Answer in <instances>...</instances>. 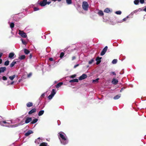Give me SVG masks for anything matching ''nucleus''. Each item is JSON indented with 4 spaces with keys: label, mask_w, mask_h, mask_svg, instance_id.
<instances>
[{
    "label": "nucleus",
    "mask_w": 146,
    "mask_h": 146,
    "mask_svg": "<svg viewBox=\"0 0 146 146\" xmlns=\"http://www.w3.org/2000/svg\"><path fill=\"white\" fill-rule=\"evenodd\" d=\"M89 5L88 3L85 1H83L82 3V7L83 9L85 11H87Z\"/></svg>",
    "instance_id": "obj_1"
},
{
    "label": "nucleus",
    "mask_w": 146,
    "mask_h": 146,
    "mask_svg": "<svg viewBox=\"0 0 146 146\" xmlns=\"http://www.w3.org/2000/svg\"><path fill=\"white\" fill-rule=\"evenodd\" d=\"M19 34L22 37L25 38L27 37V35L25 33H24L23 31H21L20 30L19 31Z\"/></svg>",
    "instance_id": "obj_2"
},
{
    "label": "nucleus",
    "mask_w": 146,
    "mask_h": 146,
    "mask_svg": "<svg viewBox=\"0 0 146 146\" xmlns=\"http://www.w3.org/2000/svg\"><path fill=\"white\" fill-rule=\"evenodd\" d=\"M108 48V47L107 46H106L102 50L101 52L100 55L101 56H103L104 55L106 52V51L107 50Z\"/></svg>",
    "instance_id": "obj_3"
},
{
    "label": "nucleus",
    "mask_w": 146,
    "mask_h": 146,
    "mask_svg": "<svg viewBox=\"0 0 146 146\" xmlns=\"http://www.w3.org/2000/svg\"><path fill=\"white\" fill-rule=\"evenodd\" d=\"M47 0H43L42 1H40L39 4L42 7H43L46 5Z\"/></svg>",
    "instance_id": "obj_4"
},
{
    "label": "nucleus",
    "mask_w": 146,
    "mask_h": 146,
    "mask_svg": "<svg viewBox=\"0 0 146 146\" xmlns=\"http://www.w3.org/2000/svg\"><path fill=\"white\" fill-rule=\"evenodd\" d=\"M87 76L86 74H83L82 76L79 78L78 79L80 80H81L86 78H87Z\"/></svg>",
    "instance_id": "obj_5"
},
{
    "label": "nucleus",
    "mask_w": 146,
    "mask_h": 146,
    "mask_svg": "<svg viewBox=\"0 0 146 146\" xmlns=\"http://www.w3.org/2000/svg\"><path fill=\"white\" fill-rule=\"evenodd\" d=\"M102 58L101 57H97L96 59V60L97 61L96 64L97 65L99 64L101 62V59Z\"/></svg>",
    "instance_id": "obj_6"
},
{
    "label": "nucleus",
    "mask_w": 146,
    "mask_h": 146,
    "mask_svg": "<svg viewBox=\"0 0 146 146\" xmlns=\"http://www.w3.org/2000/svg\"><path fill=\"white\" fill-rule=\"evenodd\" d=\"M118 81L115 78H113L111 81V83L114 85H116L118 84Z\"/></svg>",
    "instance_id": "obj_7"
},
{
    "label": "nucleus",
    "mask_w": 146,
    "mask_h": 146,
    "mask_svg": "<svg viewBox=\"0 0 146 146\" xmlns=\"http://www.w3.org/2000/svg\"><path fill=\"white\" fill-rule=\"evenodd\" d=\"M32 120V119L31 117H27L25 120V122L26 123H28L31 121Z\"/></svg>",
    "instance_id": "obj_8"
},
{
    "label": "nucleus",
    "mask_w": 146,
    "mask_h": 146,
    "mask_svg": "<svg viewBox=\"0 0 146 146\" xmlns=\"http://www.w3.org/2000/svg\"><path fill=\"white\" fill-rule=\"evenodd\" d=\"M36 109L34 108H33L28 113L29 114H31L32 113L35 112L36 111Z\"/></svg>",
    "instance_id": "obj_9"
},
{
    "label": "nucleus",
    "mask_w": 146,
    "mask_h": 146,
    "mask_svg": "<svg viewBox=\"0 0 146 146\" xmlns=\"http://www.w3.org/2000/svg\"><path fill=\"white\" fill-rule=\"evenodd\" d=\"M16 60H17V59H15L13 62H11V64L10 65V66L11 67H13L15 64L17 62V61H16Z\"/></svg>",
    "instance_id": "obj_10"
},
{
    "label": "nucleus",
    "mask_w": 146,
    "mask_h": 146,
    "mask_svg": "<svg viewBox=\"0 0 146 146\" xmlns=\"http://www.w3.org/2000/svg\"><path fill=\"white\" fill-rule=\"evenodd\" d=\"M112 10H110V9L108 8H107L106 9H105L104 11V12L105 13H109L110 12H112Z\"/></svg>",
    "instance_id": "obj_11"
},
{
    "label": "nucleus",
    "mask_w": 146,
    "mask_h": 146,
    "mask_svg": "<svg viewBox=\"0 0 146 146\" xmlns=\"http://www.w3.org/2000/svg\"><path fill=\"white\" fill-rule=\"evenodd\" d=\"M33 133V132L31 130H29L27 133H25V135L26 136H27L30 135L31 134Z\"/></svg>",
    "instance_id": "obj_12"
},
{
    "label": "nucleus",
    "mask_w": 146,
    "mask_h": 146,
    "mask_svg": "<svg viewBox=\"0 0 146 146\" xmlns=\"http://www.w3.org/2000/svg\"><path fill=\"white\" fill-rule=\"evenodd\" d=\"M6 68L5 67H1L0 68V73L4 72L6 70Z\"/></svg>",
    "instance_id": "obj_13"
},
{
    "label": "nucleus",
    "mask_w": 146,
    "mask_h": 146,
    "mask_svg": "<svg viewBox=\"0 0 146 146\" xmlns=\"http://www.w3.org/2000/svg\"><path fill=\"white\" fill-rule=\"evenodd\" d=\"M59 136L61 138L62 140H66V138H65V136L61 133H59Z\"/></svg>",
    "instance_id": "obj_14"
},
{
    "label": "nucleus",
    "mask_w": 146,
    "mask_h": 146,
    "mask_svg": "<svg viewBox=\"0 0 146 146\" xmlns=\"http://www.w3.org/2000/svg\"><path fill=\"white\" fill-rule=\"evenodd\" d=\"M70 83H72V82H78V79H74L71 80H70L69 82Z\"/></svg>",
    "instance_id": "obj_15"
},
{
    "label": "nucleus",
    "mask_w": 146,
    "mask_h": 146,
    "mask_svg": "<svg viewBox=\"0 0 146 146\" xmlns=\"http://www.w3.org/2000/svg\"><path fill=\"white\" fill-rule=\"evenodd\" d=\"M15 54L13 52H11L9 55V58H12L14 56Z\"/></svg>",
    "instance_id": "obj_16"
},
{
    "label": "nucleus",
    "mask_w": 146,
    "mask_h": 146,
    "mask_svg": "<svg viewBox=\"0 0 146 146\" xmlns=\"http://www.w3.org/2000/svg\"><path fill=\"white\" fill-rule=\"evenodd\" d=\"M33 104L32 102H29L27 104V106L28 107H30L33 106Z\"/></svg>",
    "instance_id": "obj_17"
},
{
    "label": "nucleus",
    "mask_w": 146,
    "mask_h": 146,
    "mask_svg": "<svg viewBox=\"0 0 146 146\" xmlns=\"http://www.w3.org/2000/svg\"><path fill=\"white\" fill-rule=\"evenodd\" d=\"M121 96V94L117 95L113 97V99L114 100H117L119 99Z\"/></svg>",
    "instance_id": "obj_18"
},
{
    "label": "nucleus",
    "mask_w": 146,
    "mask_h": 146,
    "mask_svg": "<svg viewBox=\"0 0 146 146\" xmlns=\"http://www.w3.org/2000/svg\"><path fill=\"white\" fill-rule=\"evenodd\" d=\"M62 84H63L62 82H59V83H58V84H57L56 85V88H58L60 87Z\"/></svg>",
    "instance_id": "obj_19"
},
{
    "label": "nucleus",
    "mask_w": 146,
    "mask_h": 146,
    "mask_svg": "<svg viewBox=\"0 0 146 146\" xmlns=\"http://www.w3.org/2000/svg\"><path fill=\"white\" fill-rule=\"evenodd\" d=\"M98 14L100 16H103L104 15V13L103 11L102 10H100L98 12Z\"/></svg>",
    "instance_id": "obj_20"
},
{
    "label": "nucleus",
    "mask_w": 146,
    "mask_h": 146,
    "mask_svg": "<svg viewBox=\"0 0 146 146\" xmlns=\"http://www.w3.org/2000/svg\"><path fill=\"white\" fill-rule=\"evenodd\" d=\"M44 112V111L43 110H40V111L38 113V115L39 116L42 115Z\"/></svg>",
    "instance_id": "obj_21"
},
{
    "label": "nucleus",
    "mask_w": 146,
    "mask_h": 146,
    "mask_svg": "<svg viewBox=\"0 0 146 146\" xmlns=\"http://www.w3.org/2000/svg\"><path fill=\"white\" fill-rule=\"evenodd\" d=\"M38 121V119H36V118H35L34 119H33V120L31 122V123L32 124L35 123H36L37 121Z\"/></svg>",
    "instance_id": "obj_22"
},
{
    "label": "nucleus",
    "mask_w": 146,
    "mask_h": 146,
    "mask_svg": "<svg viewBox=\"0 0 146 146\" xmlns=\"http://www.w3.org/2000/svg\"><path fill=\"white\" fill-rule=\"evenodd\" d=\"M7 123L5 121H2L0 122V124L1 125L4 126L5 125H4L3 124H6Z\"/></svg>",
    "instance_id": "obj_23"
},
{
    "label": "nucleus",
    "mask_w": 146,
    "mask_h": 146,
    "mask_svg": "<svg viewBox=\"0 0 146 146\" xmlns=\"http://www.w3.org/2000/svg\"><path fill=\"white\" fill-rule=\"evenodd\" d=\"M66 2L68 5H70L72 3V0H66Z\"/></svg>",
    "instance_id": "obj_24"
},
{
    "label": "nucleus",
    "mask_w": 146,
    "mask_h": 146,
    "mask_svg": "<svg viewBox=\"0 0 146 146\" xmlns=\"http://www.w3.org/2000/svg\"><path fill=\"white\" fill-rule=\"evenodd\" d=\"M19 59L21 60H23L25 58V55H22L21 56L19 57Z\"/></svg>",
    "instance_id": "obj_25"
},
{
    "label": "nucleus",
    "mask_w": 146,
    "mask_h": 146,
    "mask_svg": "<svg viewBox=\"0 0 146 146\" xmlns=\"http://www.w3.org/2000/svg\"><path fill=\"white\" fill-rule=\"evenodd\" d=\"M24 52L26 54H27L30 52V51L26 49H24Z\"/></svg>",
    "instance_id": "obj_26"
},
{
    "label": "nucleus",
    "mask_w": 146,
    "mask_h": 146,
    "mask_svg": "<svg viewBox=\"0 0 146 146\" xmlns=\"http://www.w3.org/2000/svg\"><path fill=\"white\" fill-rule=\"evenodd\" d=\"M139 0H135L134 1V3L135 5H137L139 3Z\"/></svg>",
    "instance_id": "obj_27"
},
{
    "label": "nucleus",
    "mask_w": 146,
    "mask_h": 146,
    "mask_svg": "<svg viewBox=\"0 0 146 146\" xmlns=\"http://www.w3.org/2000/svg\"><path fill=\"white\" fill-rule=\"evenodd\" d=\"M47 143L43 142L41 143L39 146H47Z\"/></svg>",
    "instance_id": "obj_28"
},
{
    "label": "nucleus",
    "mask_w": 146,
    "mask_h": 146,
    "mask_svg": "<svg viewBox=\"0 0 146 146\" xmlns=\"http://www.w3.org/2000/svg\"><path fill=\"white\" fill-rule=\"evenodd\" d=\"M56 94V92H55V90L54 89H53L52 90V92H51V94L53 96H54V95Z\"/></svg>",
    "instance_id": "obj_29"
},
{
    "label": "nucleus",
    "mask_w": 146,
    "mask_h": 146,
    "mask_svg": "<svg viewBox=\"0 0 146 146\" xmlns=\"http://www.w3.org/2000/svg\"><path fill=\"white\" fill-rule=\"evenodd\" d=\"M9 61L8 60L6 61L4 63V65L5 66H7L9 65Z\"/></svg>",
    "instance_id": "obj_30"
},
{
    "label": "nucleus",
    "mask_w": 146,
    "mask_h": 146,
    "mask_svg": "<svg viewBox=\"0 0 146 146\" xmlns=\"http://www.w3.org/2000/svg\"><path fill=\"white\" fill-rule=\"evenodd\" d=\"M15 75H13V76H10L9 77V78L11 80H13L14 79V78H15Z\"/></svg>",
    "instance_id": "obj_31"
},
{
    "label": "nucleus",
    "mask_w": 146,
    "mask_h": 146,
    "mask_svg": "<svg viewBox=\"0 0 146 146\" xmlns=\"http://www.w3.org/2000/svg\"><path fill=\"white\" fill-rule=\"evenodd\" d=\"M64 53L63 52H61L60 53V58H62L63 56H64Z\"/></svg>",
    "instance_id": "obj_32"
},
{
    "label": "nucleus",
    "mask_w": 146,
    "mask_h": 146,
    "mask_svg": "<svg viewBox=\"0 0 146 146\" xmlns=\"http://www.w3.org/2000/svg\"><path fill=\"white\" fill-rule=\"evenodd\" d=\"M14 24L13 23H11L10 24V27L11 28H13L14 27Z\"/></svg>",
    "instance_id": "obj_33"
},
{
    "label": "nucleus",
    "mask_w": 146,
    "mask_h": 146,
    "mask_svg": "<svg viewBox=\"0 0 146 146\" xmlns=\"http://www.w3.org/2000/svg\"><path fill=\"white\" fill-rule=\"evenodd\" d=\"M115 13L117 15H121V12L120 11H116Z\"/></svg>",
    "instance_id": "obj_34"
},
{
    "label": "nucleus",
    "mask_w": 146,
    "mask_h": 146,
    "mask_svg": "<svg viewBox=\"0 0 146 146\" xmlns=\"http://www.w3.org/2000/svg\"><path fill=\"white\" fill-rule=\"evenodd\" d=\"M117 62V60L116 59L113 60L112 61V63L113 64H116Z\"/></svg>",
    "instance_id": "obj_35"
},
{
    "label": "nucleus",
    "mask_w": 146,
    "mask_h": 146,
    "mask_svg": "<svg viewBox=\"0 0 146 146\" xmlns=\"http://www.w3.org/2000/svg\"><path fill=\"white\" fill-rule=\"evenodd\" d=\"M76 74L72 75L70 76V77L71 78H74L76 77Z\"/></svg>",
    "instance_id": "obj_36"
},
{
    "label": "nucleus",
    "mask_w": 146,
    "mask_h": 146,
    "mask_svg": "<svg viewBox=\"0 0 146 146\" xmlns=\"http://www.w3.org/2000/svg\"><path fill=\"white\" fill-rule=\"evenodd\" d=\"M99 80V78H97L95 80H93L92 82L93 83H94L95 82H98V81Z\"/></svg>",
    "instance_id": "obj_37"
},
{
    "label": "nucleus",
    "mask_w": 146,
    "mask_h": 146,
    "mask_svg": "<svg viewBox=\"0 0 146 146\" xmlns=\"http://www.w3.org/2000/svg\"><path fill=\"white\" fill-rule=\"evenodd\" d=\"M53 96H54L52 95L51 94H50L48 96V98L49 100H51L52 98V97Z\"/></svg>",
    "instance_id": "obj_38"
},
{
    "label": "nucleus",
    "mask_w": 146,
    "mask_h": 146,
    "mask_svg": "<svg viewBox=\"0 0 146 146\" xmlns=\"http://www.w3.org/2000/svg\"><path fill=\"white\" fill-rule=\"evenodd\" d=\"M94 60L93 59H92L90 60L88 62L89 64H91L92 63V62H94Z\"/></svg>",
    "instance_id": "obj_39"
},
{
    "label": "nucleus",
    "mask_w": 146,
    "mask_h": 146,
    "mask_svg": "<svg viewBox=\"0 0 146 146\" xmlns=\"http://www.w3.org/2000/svg\"><path fill=\"white\" fill-rule=\"evenodd\" d=\"M2 79L4 80H7V78L6 76H3L2 77Z\"/></svg>",
    "instance_id": "obj_40"
},
{
    "label": "nucleus",
    "mask_w": 146,
    "mask_h": 146,
    "mask_svg": "<svg viewBox=\"0 0 146 146\" xmlns=\"http://www.w3.org/2000/svg\"><path fill=\"white\" fill-rule=\"evenodd\" d=\"M21 40L22 43H23V44H25V45L26 44V42L25 41H24L22 39H21Z\"/></svg>",
    "instance_id": "obj_41"
},
{
    "label": "nucleus",
    "mask_w": 146,
    "mask_h": 146,
    "mask_svg": "<svg viewBox=\"0 0 146 146\" xmlns=\"http://www.w3.org/2000/svg\"><path fill=\"white\" fill-rule=\"evenodd\" d=\"M39 9L37 7H35L34 8V10L35 11H38V10H39Z\"/></svg>",
    "instance_id": "obj_42"
},
{
    "label": "nucleus",
    "mask_w": 146,
    "mask_h": 146,
    "mask_svg": "<svg viewBox=\"0 0 146 146\" xmlns=\"http://www.w3.org/2000/svg\"><path fill=\"white\" fill-rule=\"evenodd\" d=\"M32 73H29V74H28L27 75V77L28 78H29L30 77H31L32 75Z\"/></svg>",
    "instance_id": "obj_43"
},
{
    "label": "nucleus",
    "mask_w": 146,
    "mask_h": 146,
    "mask_svg": "<svg viewBox=\"0 0 146 146\" xmlns=\"http://www.w3.org/2000/svg\"><path fill=\"white\" fill-rule=\"evenodd\" d=\"M111 74H112L113 75H116V74L115 72H112L110 73Z\"/></svg>",
    "instance_id": "obj_44"
},
{
    "label": "nucleus",
    "mask_w": 146,
    "mask_h": 146,
    "mask_svg": "<svg viewBox=\"0 0 146 146\" xmlns=\"http://www.w3.org/2000/svg\"><path fill=\"white\" fill-rule=\"evenodd\" d=\"M79 65V64H77L74 66V68H75L77 66H78Z\"/></svg>",
    "instance_id": "obj_45"
},
{
    "label": "nucleus",
    "mask_w": 146,
    "mask_h": 146,
    "mask_svg": "<svg viewBox=\"0 0 146 146\" xmlns=\"http://www.w3.org/2000/svg\"><path fill=\"white\" fill-rule=\"evenodd\" d=\"M128 16H127L126 18H125L123 19L122 21H125L126 20L127 18H128Z\"/></svg>",
    "instance_id": "obj_46"
},
{
    "label": "nucleus",
    "mask_w": 146,
    "mask_h": 146,
    "mask_svg": "<svg viewBox=\"0 0 146 146\" xmlns=\"http://www.w3.org/2000/svg\"><path fill=\"white\" fill-rule=\"evenodd\" d=\"M76 58V57H75V56H73L72 57V60H73L75 59Z\"/></svg>",
    "instance_id": "obj_47"
},
{
    "label": "nucleus",
    "mask_w": 146,
    "mask_h": 146,
    "mask_svg": "<svg viewBox=\"0 0 146 146\" xmlns=\"http://www.w3.org/2000/svg\"><path fill=\"white\" fill-rule=\"evenodd\" d=\"M125 87H123V88H122L121 89L120 91V92H122L123 90L124 89H125Z\"/></svg>",
    "instance_id": "obj_48"
},
{
    "label": "nucleus",
    "mask_w": 146,
    "mask_h": 146,
    "mask_svg": "<svg viewBox=\"0 0 146 146\" xmlns=\"http://www.w3.org/2000/svg\"><path fill=\"white\" fill-rule=\"evenodd\" d=\"M49 60L50 61H53V58H49Z\"/></svg>",
    "instance_id": "obj_49"
},
{
    "label": "nucleus",
    "mask_w": 146,
    "mask_h": 146,
    "mask_svg": "<svg viewBox=\"0 0 146 146\" xmlns=\"http://www.w3.org/2000/svg\"><path fill=\"white\" fill-rule=\"evenodd\" d=\"M51 3V1H48L47 2V1H46V5L47 4L49 5Z\"/></svg>",
    "instance_id": "obj_50"
},
{
    "label": "nucleus",
    "mask_w": 146,
    "mask_h": 146,
    "mask_svg": "<svg viewBox=\"0 0 146 146\" xmlns=\"http://www.w3.org/2000/svg\"><path fill=\"white\" fill-rule=\"evenodd\" d=\"M44 93L42 94L41 96V97H44Z\"/></svg>",
    "instance_id": "obj_51"
},
{
    "label": "nucleus",
    "mask_w": 146,
    "mask_h": 146,
    "mask_svg": "<svg viewBox=\"0 0 146 146\" xmlns=\"http://www.w3.org/2000/svg\"><path fill=\"white\" fill-rule=\"evenodd\" d=\"M2 55H3V53H0V58L1 57Z\"/></svg>",
    "instance_id": "obj_52"
},
{
    "label": "nucleus",
    "mask_w": 146,
    "mask_h": 146,
    "mask_svg": "<svg viewBox=\"0 0 146 146\" xmlns=\"http://www.w3.org/2000/svg\"><path fill=\"white\" fill-rule=\"evenodd\" d=\"M32 54H30V55L29 56V58L30 59H31L32 58Z\"/></svg>",
    "instance_id": "obj_53"
},
{
    "label": "nucleus",
    "mask_w": 146,
    "mask_h": 146,
    "mask_svg": "<svg viewBox=\"0 0 146 146\" xmlns=\"http://www.w3.org/2000/svg\"><path fill=\"white\" fill-rule=\"evenodd\" d=\"M2 60L1 59H0V64L2 63Z\"/></svg>",
    "instance_id": "obj_54"
},
{
    "label": "nucleus",
    "mask_w": 146,
    "mask_h": 146,
    "mask_svg": "<svg viewBox=\"0 0 146 146\" xmlns=\"http://www.w3.org/2000/svg\"><path fill=\"white\" fill-rule=\"evenodd\" d=\"M143 11L145 12H146V7H145V8L143 9Z\"/></svg>",
    "instance_id": "obj_55"
},
{
    "label": "nucleus",
    "mask_w": 146,
    "mask_h": 146,
    "mask_svg": "<svg viewBox=\"0 0 146 146\" xmlns=\"http://www.w3.org/2000/svg\"><path fill=\"white\" fill-rule=\"evenodd\" d=\"M14 82H12L11 83V84H13Z\"/></svg>",
    "instance_id": "obj_56"
},
{
    "label": "nucleus",
    "mask_w": 146,
    "mask_h": 146,
    "mask_svg": "<svg viewBox=\"0 0 146 146\" xmlns=\"http://www.w3.org/2000/svg\"><path fill=\"white\" fill-rule=\"evenodd\" d=\"M52 1H57V0H51Z\"/></svg>",
    "instance_id": "obj_57"
},
{
    "label": "nucleus",
    "mask_w": 146,
    "mask_h": 146,
    "mask_svg": "<svg viewBox=\"0 0 146 146\" xmlns=\"http://www.w3.org/2000/svg\"><path fill=\"white\" fill-rule=\"evenodd\" d=\"M16 126H16V125H13V127H16Z\"/></svg>",
    "instance_id": "obj_58"
},
{
    "label": "nucleus",
    "mask_w": 146,
    "mask_h": 146,
    "mask_svg": "<svg viewBox=\"0 0 146 146\" xmlns=\"http://www.w3.org/2000/svg\"><path fill=\"white\" fill-rule=\"evenodd\" d=\"M139 9L140 10V11H142V9H141V8H139Z\"/></svg>",
    "instance_id": "obj_59"
},
{
    "label": "nucleus",
    "mask_w": 146,
    "mask_h": 146,
    "mask_svg": "<svg viewBox=\"0 0 146 146\" xmlns=\"http://www.w3.org/2000/svg\"><path fill=\"white\" fill-rule=\"evenodd\" d=\"M61 0H57V1H60Z\"/></svg>",
    "instance_id": "obj_60"
},
{
    "label": "nucleus",
    "mask_w": 146,
    "mask_h": 146,
    "mask_svg": "<svg viewBox=\"0 0 146 146\" xmlns=\"http://www.w3.org/2000/svg\"><path fill=\"white\" fill-rule=\"evenodd\" d=\"M17 62H19V60H18V61H17Z\"/></svg>",
    "instance_id": "obj_61"
},
{
    "label": "nucleus",
    "mask_w": 146,
    "mask_h": 146,
    "mask_svg": "<svg viewBox=\"0 0 146 146\" xmlns=\"http://www.w3.org/2000/svg\"><path fill=\"white\" fill-rule=\"evenodd\" d=\"M38 139H40V137H39L38 138Z\"/></svg>",
    "instance_id": "obj_62"
}]
</instances>
